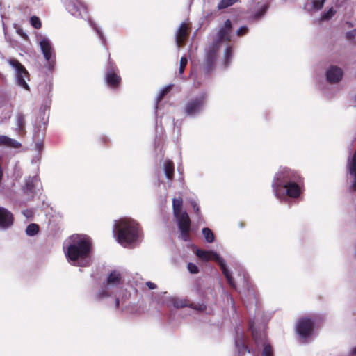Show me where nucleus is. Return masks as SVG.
Returning <instances> with one entry per match:
<instances>
[{"instance_id":"a18cd8bd","label":"nucleus","mask_w":356,"mask_h":356,"mask_svg":"<svg viewBox=\"0 0 356 356\" xmlns=\"http://www.w3.org/2000/svg\"><path fill=\"white\" fill-rule=\"evenodd\" d=\"M192 206H193V208L194 209L195 213L196 214H199V213H200V208H199L198 205L196 203H193Z\"/></svg>"},{"instance_id":"423d86ee","label":"nucleus","mask_w":356,"mask_h":356,"mask_svg":"<svg viewBox=\"0 0 356 356\" xmlns=\"http://www.w3.org/2000/svg\"><path fill=\"white\" fill-rule=\"evenodd\" d=\"M122 79L119 74V70L115 63L108 59L107 72L105 75L106 84L113 89H117L121 84Z\"/></svg>"},{"instance_id":"f8f14e48","label":"nucleus","mask_w":356,"mask_h":356,"mask_svg":"<svg viewBox=\"0 0 356 356\" xmlns=\"http://www.w3.org/2000/svg\"><path fill=\"white\" fill-rule=\"evenodd\" d=\"M191 33V26L189 24L183 22L180 24L176 33V43L179 47H184Z\"/></svg>"},{"instance_id":"6e6552de","label":"nucleus","mask_w":356,"mask_h":356,"mask_svg":"<svg viewBox=\"0 0 356 356\" xmlns=\"http://www.w3.org/2000/svg\"><path fill=\"white\" fill-rule=\"evenodd\" d=\"M177 219L178 228L180 232L181 238L184 241L189 240L190 231H191V219L186 211L181 213L178 216H175Z\"/></svg>"},{"instance_id":"393cba45","label":"nucleus","mask_w":356,"mask_h":356,"mask_svg":"<svg viewBox=\"0 0 356 356\" xmlns=\"http://www.w3.org/2000/svg\"><path fill=\"white\" fill-rule=\"evenodd\" d=\"M39 232V226L35 223L29 224L26 229V233L28 236H33Z\"/></svg>"},{"instance_id":"2f4dec72","label":"nucleus","mask_w":356,"mask_h":356,"mask_svg":"<svg viewBox=\"0 0 356 356\" xmlns=\"http://www.w3.org/2000/svg\"><path fill=\"white\" fill-rule=\"evenodd\" d=\"M187 63H188V59L186 57H181V60H180V63H179V74L180 75H182L184 72V70L187 65Z\"/></svg>"},{"instance_id":"72a5a7b5","label":"nucleus","mask_w":356,"mask_h":356,"mask_svg":"<svg viewBox=\"0 0 356 356\" xmlns=\"http://www.w3.org/2000/svg\"><path fill=\"white\" fill-rule=\"evenodd\" d=\"M190 308H193L195 310L199 311V312H204L207 309V306L204 304H194L193 302H190Z\"/></svg>"},{"instance_id":"39448f33","label":"nucleus","mask_w":356,"mask_h":356,"mask_svg":"<svg viewBox=\"0 0 356 356\" xmlns=\"http://www.w3.org/2000/svg\"><path fill=\"white\" fill-rule=\"evenodd\" d=\"M218 45V43L211 44L206 49L205 58L202 65V68L205 74H210L215 67L218 52L220 49Z\"/></svg>"},{"instance_id":"f3484780","label":"nucleus","mask_w":356,"mask_h":356,"mask_svg":"<svg viewBox=\"0 0 356 356\" xmlns=\"http://www.w3.org/2000/svg\"><path fill=\"white\" fill-rule=\"evenodd\" d=\"M65 6L67 10L74 16L79 17L81 16V8H84V5L81 1H74L72 0H66Z\"/></svg>"},{"instance_id":"bb28decb","label":"nucleus","mask_w":356,"mask_h":356,"mask_svg":"<svg viewBox=\"0 0 356 356\" xmlns=\"http://www.w3.org/2000/svg\"><path fill=\"white\" fill-rule=\"evenodd\" d=\"M172 85H168L166 87H165L162 90L159 92L157 98H156V103L157 104L163 100L164 97L170 92V91L172 90Z\"/></svg>"},{"instance_id":"aec40b11","label":"nucleus","mask_w":356,"mask_h":356,"mask_svg":"<svg viewBox=\"0 0 356 356\" xmlns=\"http://www.w3.org/2000/svg\"><path fill=\"white\" fill-rule=\"evenodd\" d=\"M182 205L183 200L181 197L174 198L172 200L173 214L175 216H178L181 214Z\"/></svg>"},{"instance_id":"ea45409f","label":"nucleus","mask_w":356,"mask_h":356,"mask_svg":"<svg viewBox=\"0 0 356 356\" xmlns=\"http://www.w3.org/2000/svg\"><path fill=\"white\" fill-rule=\"evenodd\" d=\"M325 0H315L313 1V6L316 10H320L323 8Z\"/></svg>"},{"instance_id":"09e8293b","label":"nucleus","mask_w":356,"mask_h":356,"mask_svg":"<svg viewBox=\"0 0 356 356\" xmlns=\"http://www.w3.org/2000/svg\"><path fill=\"white\" fill-rule=\"evenodd\" d=\"M119 305H120L119 298H117L115 299V307H116V309H118V308L119 307Z\"/></svg>"},{"instance_id":"37998d69","label":"nucleus","mask_w":356,"mask_h":356,"mask_svg":"<svg viewBox=\"0 0 356 356\" xmlns=\"http://www.w3.org/2000/svg\"><path fill=\"white\" fill-rule=\"evenodd\" d=\"M226 280H227L228 284H229V286L232 289H236V284H235V282L234 281L232 276L229 277V278H227Z\"/></svg>"},{"instance_id":"3c124183","label":"nucleus","mask_w":356,"mask_h":356,"mask_svg":"<svg viewBox=\"0 0 356 356\" xmlns=\"http://www.w3.org/2000/svg\"><path fill=\"white\" fill-rule=\"evenodd\" d=\"M23 213H24V216H26V217H28V216H29V215L31 213V211H29V210H26V211H24Z\"/></svg>"},{"instance_id":"5fc2aeb1","label":"nucleus","mask_w":356,"mask_h":356,"mask_svg":"<svg viewBox=\"0 0 356 356\" xmlns=\"http://www.w3.org/2000/svg\"><path fill=\"white\" fill-rule=\"evenodd\" d=\"M97 33H98V34L100 35V37L102 38V34L100 33V32H99V31H97Z\"/></svg>"},{"instance_id":"49530a36","label":"nucleus","mask_w":356,"mask_h":356,"mask_svg":"<svg viewBox=\"0 0 356 356\" xmlns=\"http://www.w3.org/2000/svg\"><path fill=\"white\" fill-rule=\"evenodd\" d=\"M242 348L243 349L245 350H248V353H250V350L248 349V347L247 345H245V343H242Z\"/></svg>"},{"instance_id":"c85d7f7f","label":"nucleus","mask_w":356,"mask_h":356,"mask_svg":"<svg viewBox=\"0 0 356 356\" xmlns=\"http://www.w3.org/2000/svg\"><path fill=\"white\" fill-rule=\"evenodd\" d=\"M348 170L350 175L356 174V151L353 155L352 159L348 165Z\"/></svg>"},{"instance_id":"de8ad7c7","label":"nucleus","mask_w":356,"mask_h":356,"mask_svg":"<svg viewBox=\"0 0 356 356\" xmlns=\"http://www.w3.org/2000/svg\"><path fill=\"white\" fill-rule=\"evenodd\" d=\"M100 140H101V141H102L103 143H107V141H108V139L106 138V137H104H104H102V138H100Z\"/></svg>"},{"instance_id":"58836bf2","label":"nucleus","mask_w":356,"mask_h":356,"mask_svg":"<svg viewBox=\"0 0 356 356\" xmlns=\"http://www.w3.org/2000/svg\"><path fill=\"white\" fill-rule=\"evenodd\" d=\"M248 33V28L246 26H241L236 31V35L238 37L243 36Z\"/></svg>"},{"instance_id":"79ce46f5","label":"nucleus","mask_w":356,"mask_h":356,"mask_svg":"<svg viewBox=\"0 0 356 356\" xmlns=\"http://www.w3.org/2000/svg\"><path fill=\"white\" fill-rule=\"evenodd\" d=\"M266 8L263 7L261 9H260L258 12H257L255 13L254 17L256 18H259V17H261L266 13Z\"/></svg>"},{"instance_id":"1a4fd4ad","label":"nucleus","mask_w":356,"mask_h":356,"mask_svg":"<svg viewBox=\"0 0 356 356\" xmlns=\"http://www.w3.org/2000/svg\"><path fill=\"white\" fill-rule=\"evenodd\" d=\"M314 327V321L309 318L305 317L299 319L296 325V330L299 335L302 337H309Z\"/></svg>"},{"instance_id":"7c9ffc66","label":"nucleus","mask_w":356,"mask_h":356,"mask_svg":"<svg viewBox=\"0 0 356 356\" xmlns=\"http://www.w3.org/2000/svg\"><path fill=\"white\" fill-rule=\"evenodd\" d=\"M30 23L33 27L36 29H39L42 26V23L40 18L37 16H32L30 18Z\"/></svg>"},{"instance_id":"2eb2a0df","label":"nucleus","mask_w":356,"mask_h":356,"mask_svg":"<svg viewBox=\"0 0 356 356\" xmlns=\"http://www.w3.org/2000/svg\"><path fill=\"white\" fill-rule=\"evenodd\" d=\"M343 74V71L340 67L331 66L327 71L326 76L328 82L336 83L341 81Z\"/></svg>"},{"instance_id":"c756f323","label":"nucleus","mask_w":356,"mask_h":356,"mask_svg":"<svg viewBox=\"0 0 356 356\" xmlns=\"http://www.w3.org/2000/svg\"><path fill=\"white\" fill-rule=\"evenodd\" d=\"M218 264H219L220 269H221L223 275L226 277V279L229 278V277H231L232 276L231 273L227 268L226 264H225V261H224L222 258L220 259V261L218 262Z\"/></svg>"},{"instance_id":"f704fd0d","label":"nucleus","mask_w":356,"mask_h":356,"mask_svg":"<svg viewBox=\"0 0 356 356\" xmlns=\"http://www.w3.org/2000/svg\"><path fill=\"white\" fill-rule=\"evenodd\" d=\"M108 287L106 286L105 289H102V290H100L97 294V298L102 299L106 297H109L111 294L108 291Z\"/></svg>"},{"instance_id":"9b49d317","label":"nucleus","mask_w":356,"mask_h":356,"mask_svg":"<svg viewBox=\"0 0 356 356\" xmlns=\"http://www.w3.org/2000/svg\"><path fill=\"white\" fill-rule=\"evenodd\" d=\"M40 45L42 52L48 62L49 67L53 68L55 63V55L51 43L49 40L43 39L40 42Z\"/></svg>"},{"instance_id":"c9c22d12","label":"nucleus","mask_w":356,"mask_h":356,"mask_svg":"<svg viewBox=\"0 0 356 356\" xmlns=\"http://www.w3.org/2000/svg\"><path fill=\"white\" fill-rule=\"evenodd\" d=\"M262 356H273V348L270 344H266L262 351Z\"/></svg>"},{"instance_id":"4c0bfd02","label":"nucleus","mask_w":356,"mask_h":356,"mask_svg":"<svg viewBox=\"0 0 356 356\" xmlns=\"http://www.w3.org/2000/svg\"><path fill=\"white\" fill-rule=\"evenodd\" d=\"M346 38L348 40L356 43V29H354L351 31L348 32L346 33Z\"/></svg>"},{"instance_id":"cd10ccee","label":"nucleus","mask_w":356,"mask_h":356,"mask_svg":"<svg viewBox=\"0 0 356 356\" xmlns=\"http://www.w3.org/2000/svg\"><path fill=\"white\" fill-rule=\"evenodd\" d=\"M238 0H221L218 5V9L222 10L234 5Z\"/></svg>"},{"instance_id":"6ab92c4d","label":"nucleus","mask_w":356,"mask_h":356,"mask_svg":"<svg viewBox=\"0 0 356 356\" xmlns=\"http://www.w3.org/2000/svg\"><path fill=\"white\" fill-rule=\"evenodd\" d=\"M164 172L168 179L172 181L174 179L175 165L170 160H167L164 163Z\"/></svg>"},{"instance_id":"864d4df0","label":"nucleus","mask_w":356,"mask_h":356,"mask_svg":"<svg viewBox=\"0 0 356 356\" xmlns=\"http://www.w3.org/2000/svg\"><path fill=\"white\" fill-rule=\"evenodd\" d=\"M353 353H354V354H355V355H356V347L354 348V350H353Z\"/></svg>"},{"instance_id":"b1692460","label":"nucleus","mask_w":356,"mask_h":356,"mask_svg":"<svg viewBox=\"0 0 356 356\" xmlns=\"http://www.w3.org/2000/svg\"><path fill=\"white\" fill-rule=\"evenodd\" d=\"M25 117L23 114L19 113L17 115V129H19V131L21 133L24 132V127H25Z\"/></svg>"},{"instance_id":"a211bd4d","label":"nucleus","mask_w":356,"mask_h":356,"mask_svg":"<svg viewBox=\"0 0 356 356\" xmlns=\"http://www.w3.org/2000/svg\"><path fill=\"white\" fill-rule=\"evenodd\" d=\"M122 275L121 273L114 270L108 275L107 279H106V286L107 287L109 286H117L122 284Z\"/></svg>"},{"instance_id":"c03bdc74","label":"nucleus","mask_w":356,"mask_h":356,"mask_svg":"<svg viewBox=\"0 0 356 356\" xmlns=\"http://www.w3.org/2000/svg\"><path fill=\"white\" fill-rule=\"evenodd\" d=\"M146 285L148 286L149 289H154L156 288V285L152 282H147L146 283Z\"/></svg>"},{"instance_id":"f257e3e1","label":"nucleus","mask_w":356,"mask_h":356,"mask_svg":"<svg viewBox=\"0 0 356 356\" xmlns=\"http://www.w3.org/2000/svg\"><path fill=\"white\" fill-rule=\"evenodd\" d=\"M69 244L65 251L68 260L77 266H86L88 264L92 250L90 238L84 234H72L68 238Z\"/></svg>"},{"instance_id":"e433bc0d","label":"nucleus","mask_w":356,"mask_h":356,"mask_svg":"<svg viewBox=\"0 0 356 356\" xmlns=\"http://www.w3.org/2000/svg\"><path fill=\"white\" fill-rule=\"evenodd\" d=\"M187 268H188V271L192 274H197L199 273L198 267L197 266V265H195L193 263H191V262L188 263L187 265Z\"/></svg>"},{"instance_id":"4468645a","label":"nucleus","mask_w":356,"mask_h":356,"mask_svg":"<svg viewBox=\"0 0 356 356\" xmlns=\"http://www.w3.org/2000/svg\"><path fill=\"white\" fill-rule=\"evenodd\" d=\"M195 254L203 261H215L218 263L222 259L219 254L211 250H202L200 249H197L195 251Z\"/></svg>"},{"instance_id":"f03ea898","label":"nucleus","mask_w":356,"mask_h":356,"mask_svg":"<svg viewBox=\"0 0 356 356\" xmlns=\"http://www.w3.org/2000/svg\"><path fill=\"white\" fill-rule=\"evenodd\" d=\"M117 241L122 245L137 241L140 230L138 223L132 219H121L115 225Z\"/></svg>"},{"instance_id":"dca6fc26","label":"nucleus","mask_w":356,"mask_h":356,"mask_svg":"<svg viewBox=\"0 0 356 356\" xmlns=\"http://www.w3.org/2000/svg\"><path fill=\"white\" fill-rule=\"evenodd\" d=\"M14 218L11 212L0 207V227L8 228L13 224Z\"/></svg>"},{"instance_id":"473e14b6","label":"nucleus","mask_w":356,"mask_h":356,"mask_svg":"<svg viewBox=\"0 0 356 356\" xmlns=\"http://www.w3.org/2000/svg\"><path fill=\"white\" fill-rule=\"evenodd\" d=\"M336 11L333 9V8H330L327 12L324 13L321 17L322 20H328L331 17H332Z\"/></svg>"},{"instance_id":"8fccbe9b","label":"nucleus","mask_w":356,"mask_h":356,"mask_svg":"<svg viewBox=\"0 0 356 356\" xmlns=\"http://www.w3.org/2000/svg\"><path fill=\"white\" fill-rule=\"evenodd\" d=\"M352 175L354 177V181L351 186H356V174Z\"/></svg>"},{"instance_id":"4be33fe9","label":"nucleus","mask_w":356,"mask_h":356,"mask_svg":"<svg viewBox=\"0 0 356 356\" xmlns=\"http://www.w3.org/2000/svg\"><path fill=\"white\" fill-rule=\"evenodd\" d=\"M172 305L176 308L189 307L190 301L184 298H175L172 300Z\"/></svg>"},{"instance_id":"0eeeda50","label":"nucleus","mask_w":356,"mask_h":356,"mask_svg":"<svg viewBox=\"0 0 356 356\" xmlns=\"http://www.w3.org/2000/svg\"><path fill=\"white\" fill-rule=\"evenodd\" d=\"M8 63L16 70L17 84L25 90H30V88L25 80L26 78L29 79V74L24 66L15 58L8 60Z\"/></svg>"},{"instance_id":"a19ab883","label":"nucleus","mask_w":356,"mask_h":356,"mask_svg":"<svg viewBox=\"0 0 356 356\" xmlns=\"http://www.w3.org/2000/svg\"><path fill=\"white\" fill-rule=\"evenodd\" d=\"M34 188V184L32 180H29L26 183V189L28 191L32 192Z\"/></svg>"},{"instance_id":"ddd939ff","label":"nucleus","mask_w":356,"mask_h":356,"mask_svg":"<svg viewBox=\"0 0 356 356\" xmlns=\"http://www.w3.org/2000/svg\"><path fill=\"white\" fill-rule=\"evenodd\" d=\"M286 190V195L291 198H298L304 190V181L291 183L282 186V189Z\"/></svg>"},{"instance_id":"7ed1b4c3","label":"nucleus","mask_w":356,"mask_h":356,"mask_svg":"<svg viewBox=\"0 0 356 356\" xmlns=\"http://www.w3.org/2000/svg\"><path fill=\"white\" fill-rule=\"evenodd\" d=\"M303 179L304 178L298 172L287 167H283L275 173L272 183V188L276 196H278L282 186L291 183L303 182Z\"/></svg>"},{"instance_id":"20e7f679","label":"nucleus","mask_w":356,"mask_h":356,"mask_svg":"<svg viewBox=\"0 0 356 356\" xmlns=\"http://www.w3.org/2000/svg\"><path fill=\"white\" fill-rule=\"evenodd\" d=\"M207 102V94L201 93L200 95L190 99L184 108L187 115L194 116L200 113Z\"/></svg>"},{"instance_id":"a878e982","label":"nucleus","mask_w":356,"mask_h":356,"mask_svg":"<svg viewBox=\"0 0 356 356\" xmlns=\"http://www.w3.org/2000/svg\"><path fill=\"white\" fill-rule=\"evenodd\" d=\"M233 56V49L232 47H227L225 51V65L227 67Z\"/></svg>"},{"instance_id":"5701e85b","label":"nucleus","mask_w":356,"mask_h":356,"mask_svg":"<svg viewBox=\"0 0 356 356\" xmlns=\"http://www.w3.org/2000/svg\"><path fill=\"white\" fill-rule=\"evenodd\" d=\"M202 234L207 243H213L215 240L214 234L211 229L208 227L202 229Z\"/></svg>"},{"instance_id":"9d476101","label":"nucleus","mask_w":356,"mask_h":356,"mask_svg":"<svg viewBox=\"0 0 356 356\" xmlns=\"http://www.w3.org/2000/svg\"><path fill=\"white\" fill-rule=\"evenodd\" d=\"M232 25L230 19H227L224 26L220 27L218 33V38L213 41L211 44L218 43V48L220 47L221 42L222 41L229 42L230 41V33L232 31Z\"/></svg>"},{"instance_id":"412c9836","label":"nucleus","mask_w":356,"mask_h":356,"mask_svg":"<svg viewBox=\"0 0 356 356\" xmlns=\"http://www.w3.org/2000/svg\"><path fill=\"white\" fill-rule=\"evenodd\" d=\"M17 143L6 136H0V146L5 145L8 147H16Z\"/></svg>"},{"instance_id":"603ef678","label":"nucleus","mask_w":356,"mask_h":356,"mask_svg":"<svg viewBox=\"0 0 356 356\" xmlns=\"http://www.w3.org/2000/svg\"><path fill=\"white\" fill-rule=\"evenodd\" d=\"M350 188H353V190H355L356 191V186H350Z\"/></svg>"}]
</instances>
